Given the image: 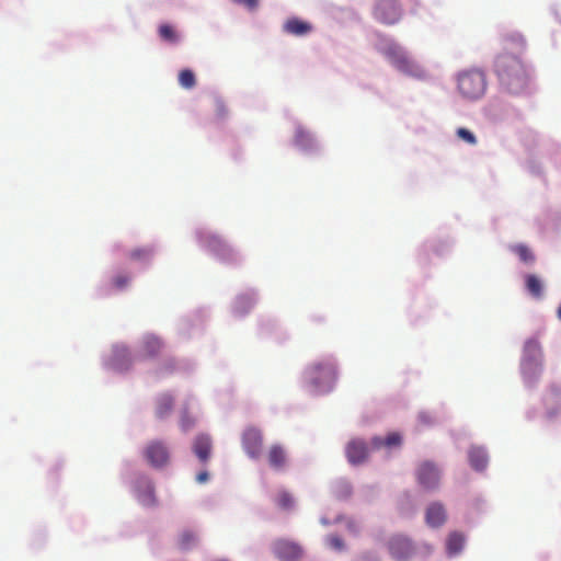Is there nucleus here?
<instances>
[{
  "instance_id": "1",
  "label": "nucleus",
  "mask_w": 561,
  "mask_h": 561,
  "mask_svg": "<svg viewBox=\"0 0 561 561\" xmlns=\"http://www.w3.org/2000/svg\"><path fill=\"white\" fill-rule=\"evenodd\" d=\"M525 49V39L520 34H507L503 38V53L495 59V72L501 84L511 93L523 92L529 82V76L520 59Z\"/></svg>"
},
{
  "instance_id": "2",
  "label": "nucleus",
  "mask_w": 561,
  "mask_h": 561,
  "mask_svg": "<svg viewBox=\"0 0 561 561\" xmlns=\"http://www.w3.org/2000/svg\"><path fill=\"white\" fill-rule=\"evenodd\" d=\"M377 49L400 72L419 79L425 77V70L423 67L410 58L398 43L382 37L380 43L377 45Z\"/></svg>"
},
{
  "instance_id": "3",
  "label": "nucleus",
  "mask_w": 561,
  "mask_h": 561,
  "mask_svg": "<svg viewBox=\"0 0 561 561\" xmlns=\"http://www.w3.org/2000/svg\"><path fill=\"white\" fill-rule=\"evenodd\" d=\"M457 88L465 99L477 100L481 98L486 90L484 72L479 69H469L460 72L457 77Z\"/></svg>"
},
{
  "instance_id": "4",
  "label": "nucleus",
  "mask_w": 561,
  "mask_h": 561,
  "mask_svg": "<svg viewBox=\"0 0 561 561\" xmlns=\"http://www.w3.org/2000/svg\"><path fill=\"white\" fill-rule=\"evenodd\" d=\"M307 374L310 382L319 391L330 390L336 378L335 365L330 360L311 365Z\"/></svg>"
},
{
  "instance_id": "5",
  "label": "nucleus",
  "mask_w": 561,
  "mask_h": 561,
  "mask_svg": "<svg viewBox=\"0 0 561 561\" xmlns=\"http://www.w3.org/2000/svg\"><path fill=\"white\" fill-rule=\"evenodd\" d=\"M542 348L537 339H529L524 345L522 369L524 375H538L542 369Z\"/></svg>"
},
{
  "instance_id": "6",
  "label": "nucleus",
  "mask_w": 561,
  "mask_h": 561,
  "mask_svg": "<svg viewBox=\"0 0 561 561\" xmlns=\"http://www.w3.org/2000/svg\"><path fill=\"white\" fill-rule=\"evenodd\" d=\"M387 548L390 556L397 561H409L414 557L416 547L405 535L397 534L389 538Z\"/></svg>"
},
{
  "instance_id": "7",
  "label": "nucleus",
  "mask_w": 561,
  "mask_h": 561,
  "mask_svg": "<svg viewBox=\"0 0 561 561\" xmlns=\"http://www.w3.org/2000/svg\"><path fill=\"white\" fill-rule=\"evenodd\" d=\"M374 15L379 22L391 25L401 19L402 9L396 0H379Z\"/></svg>"
},
{
  "instance_id": "8",
  "label": "nucleus",
  "mask_w": 561,
  "mask_h": 561,
  "mask_svg": "<svg viewBox=\"0 0 561 561\" xmlns=\"http://www.w3.org/2000/svg\"><path fill=\"white\" fill-rule=\"evenodd\" d=\"M144 457L153 468H162L168 465L170 455L165 444L161 440H152L144 449Z\"/></svg>"
},
{
  "instance_id": "9",
  "label": "nucleus",
  "mask_w": 561,
  "mask_h": 561,
  "mask_svg": "<svg viewBox=\"0 0 561 561\" xmlns=\"http://www.w3.org/2000/svg\"><path fill=\"white\" fill-rule=\"evenodd\" d=\"M419 484L425 490H434L438 486L440 472L431 461L422 462L416 470Z\"/></svg>"
},
{
  "instance_id": "10",
  "label": "nucleus",
  "mask_w": 561,
  "mask_h": 561,
  "mask_svg": "<svg viewBox=\"0 0 561 561\" xmlns=\"http://www.w3.org/2000/svg\"><path fill=\"white\" fill-rule=\"evenodd\" d=\"M345 455L352 465L365 462L369 456V446L362 438L351 439L345 447Z\"/></svg>"
},
{
  "instance_id": "11",
  "label": "nucleus",
  "mask_w": 561,
  "mask_h": 561,
  "mask_svg": "<svg viewBox=\"0 0 561 561\" xmlns=\"http://www.w3.org/2000/svg\"><path fill=\"white\" fill-rule=\"evenodd\" d=\"M242 446L251 458H259L263 446L262 433L254 427L247 428L242 436Z\"/></svg>"
},
{
  "instance_id": "12",
  "label": "nucleus",
  "mask_w": 561,
  "mask_h": 561,
  "mask_svg": "<svg viewBox=\"0 0 561 561\" xmlns=\"http://www.w3.org/2000/svg\"><path fill=\"white\" fill-rule=\"evenodd\" d=\"M163 348L160 337L153 334H147L140 342L136 357L138 359H150L158 356Z\"/></svg>"
},
{
  "instance_id": "13",
  "label": "nucleus",
  "mask_w": 561,
  "mask_h": 561,
  "mask_svg": "<svg viewBox=\"0 0 561 561\" xmlns=\"http://www.w3.org/2000/svg\"><path fill=\"white\" fill-rule=\"evenodd\" d=\"M273 551L282 561H295L301 556V549L297 543L284 539L274 542Z\"/></svg>"
},
{
  "instance_id": "14",
  "label": "nucleus",
  "mask_w": 561,
  "mask_h": 561,
  "mask_svg": "<svg viewBox=\"0 0 561 561\" xmlns=\"http://www.w3.org/2000/svg\"><path fill=\"white\" fill-rule=\"evenodd\" d=\"M136 492L137 500L141 505L147 507L156 506L157 499L154 494V486L149 479H140L137 482Z\"/></svg>"
},
{
  "instance_id": "15",
  "label": "nucleus",
  "mask_w": 561,
  "mask_h": 561,
  "mask_svg": "<svg viewBox=\"0 0 561 561\" xmlns=\"http://www.w3.org/2000/svg\"><path fill=\"white\" fill-rule=\"evenodd\" d=\"M446 511L440 503H432L425 514L426 524L431 527H439L446 522Z\"/></svg>"
},
{
  "instance_id": "16",
  "label": "nucleus",
  "mask_w": 561,
  "mask_h": 561,
  "mask_svg": "<svg viewBox=\"0 0 561 561\" xmlns=\"http://www.w3.org/2000/svg\"><path fill=\"white\" fill-rule=\"evenodd\" d=\"M193 451L202 462H207L211 451V440L206 435H198L193 443Z\"/></svg>"
},
{
  "instance_id": "17",
  "label": "nucleus",
  "mask_w": 561,
  "mask_h": 561,
  "mask_svg": "<svg viewBox=\"0 0 561 561\" xmlns=\"http://www.w3.org/2000/svg\"><path fill=\"white\" fill-rule=\"evenodd\" d=\"M267 460L272 468L275 470H282L285 468L287 462V454L283 446L273 445L268 449Z\"/></svg>"
},
{
  "instance_id": "18",
  "label": "nucleus",
  "mask_w": 561,
  "mask_h": 561,
  "mask_svg": "<svg viewBox=\"0 0 561 561\" xmlns=\"http://www.w3.org/2000/svg\"><path fill=\"white\" fill-rule=\"evenodd\" d=\"M284 31L295 36H305L312 31V25L298 18H291L285 22Z\"/></svg>"
},
{
  "instance_id": "19",
  "label": "nucleus",
  "mask_w": 561,
  "mask_h": 561,
  "mask_svg": "<svg viewBox=\"0 0 561 561\" xmlns=\"http://www.w3.org/2000/svg\"><path fill=\"white\" fill-rule=\"evenodd\" d=\"M402 442L401 435L399 433H390L385 438L380 436L373 437L370 442L371 449H380L382 447H394L400 446Z\"/></svg>"
},
{
  "instance_id": "20",
  "label": "nucleus",
  "mask_w": 561,
  "mask_h": 561,
  "mask_svg": "<svg viewBox=\"0 0 561 561\" xmlns=\"http://www.w3.org/2000/svg\"><path fill=\"white\" fill-rule=\"evenodd\" d=\"M525 288L528 294L536 298L540 299L543 294V284L541 279L536 274H527L524 277Z\"/></svg>"
},
{
  "instance_id": "21",
  "label": "nucleus",
  "mask_w": 561,
  "mask_h": 561,
  "mask_svg": "<svg viewBox=\"0 0 561 561\" xmlns=\"http://www.w3.org/2000/svg\"><path fill=\"white\" fill-rule=\"evenodd\" d=\"M469 461L474 470L481 471L488 466L486 453L480 447H472L469 450Z\"/></svg>"
},
{
  "instance_id": "22",
  "label": "nucleus",
  "mask_w": 561,
  "mask_h": 561,
  "mask_svg": "<svg viewBox=\"0 0 561 561\" xmlns=\"http://www.w3.org/2000/svg\"><path fill=\"white\" fill-rule=\"evenodd\" d=\"M173 398L170 396V394H161L158 399H157V407H156V415L157 417L159 419H164L165 416H168L172 409H173Z\"/></svg>"
},
{
  "instance_id": "23",
  "label": "nucleus",
  "mask_w": 561,
  "mask_h": 561,
  "mask_svg": "<svg viewBox=\"0 0 561 561\" xmlns=\"http://www.w3.org/2000/svg\"><path fill=\"white\" fill-rule=\"evenodd\" d=\"M465 543V537L460 533L449 534L446 542V548L449 554H456L460 552Z\"/></svg>"
},
{
  "instance_id": "24",
  "label": "nucleus",
  "mask_w": 561,
  "mask_h": 561,
  "mask_svg": "<svg viewBox=\"0 0 561 561\" xmlns=\"http://www.w3.org/2000/svg\"><path fill=\"white\" fill-rule=\"evenodd\" d=\"M153 256V249L149 247L144 248H136L131 250L128 254V257L131 261L140 262V263H148Z\"/></svg>"
},
{
  "instance_id": "25",
  "label": "nucleus",
  "mask_w": 561,
  "mask_h": 561,
  "mask_svg": "<svg viewBox=\"0 0 561 561\" xmlns=\"http://www.w3.org/2000/svg\"><path fill=\"white\" fill-rule=\"evenodd\" d=\"M159 36L162 41L175 44L179 42V34L170 24H161L158 30Z\"/></svg>"
},
{
  "instance_id": "26",
  "label": "nucleus",
  "mask_w": 561,
  "mask_h": 561,
  "mask_svg": "<svg viewBox=\"0 0 561 561\" xmlns=\"http://www.w3.org/2000/svg\"><path fill=\"white\" fill-rule=\"evenodd\" d=\"M512 251L526 264H533L536 260L535 254L526 244H516L512 247Z\"/></svg>"
},
{
  "instance_id": "27",
  "label": "nucleus",
  "mask_w": 561,
  "mask_h": 561,
  "mask_svg": "<svg viewBox=\"0 0 561 561\" xmlns=\"http://www.w3.org/2000/svg\"><path fill=\"white\" fill-rule=\"evenodd\" d=\"M197 542V537L194 533L190 530H184L181 533L178 539V545L182 550H188Z\"/></svg>"
},
{
  "instance_id": "28",
  "label": "nucleus",
  "mask_w": 561,
  "mask_h": 561,
  "mask_svg": "<svg viewBox=\"0 0 561 561\" xmlns=\"http://www.w3.org/2000/svg\"><path fill=\"white\" fill-rule=\"evenodd\" d=\"M179 83L184 89H192L196 84V78L192 70L183 69L179 73Z\"/></svg>"
},
{
  "instance_id": "29",
  "label": "nucleus",
  "mask_w": 561,
  "mask_h": 561,
  "mask_svg": "<svg viewBox=\"0 0 561 561\" xmlns=\"http://www.w3.org/2000/svg\"><path fill=\"white\" fill-rule=\"evenodd\" d=\"M295 144L300 148H308L312 144V137L307 130L297 128L295 133Z\"/></svg>"
},
{
  "instance_id": "30",
  "label": "nucleus",
  "mask_w": 561,
  "mask_h": 561,
  "mask_svg": "<svg viewBox=\"0 0 561 561\" xmlns=\"http://www.w3.org/2000/svg\"><path fill=\"white\" fill-rule=\"evenodd\" d=\"M275 503L279 508L287 511L294 507V497L287 491H280L275 499Z\"/></svg>"
},
{
  "instance_id": "31",
  "label": "nucleus",
  "mask_w": 561,
  "mask_h": 561,
  "mask_svg": "<svg viewBox=\"0 0 561 561\" xmlns=\"http://www.w3.org/2000/svg\"><path fill=\"white\" fill-rule=\"evenodd\" d=\"M456 134H457L458 138H460L461 140H463L465 142H467L469 145L477 144V138L473 135V133H471L469 129H467L465 127H459L456 130Z\"/></svg>"
},
{
  "instance_id": "32",
  "label": "nucleus",
  "mask_w": 561,
  "mask_h": 561,
  "mask_svg": "<svg viewBox=\"0 0 561 561\" xmlns=\"http://www.w3.org/2000/svg\"><path fill=\"white\" fill-rule=\"evenodd\" d=\"M208 247L216 252H224L227 249L226 244L218 237H211L208 241Z\"/></svg>"
},
{
  "instance_id": "33",
  "label": "nucleus",
  "mask_w": 561,
  "mask_h": 561,
  "mask_svg": "<svg viewBox=\"0 0 561 561\" xmlns=\"http://www.w3.org/2000/svg\"><path fill=\"white\" fill-rule=\"evenodd\" d=\"M129 280L130 277L128 275L119 274L113 277L112 283L115 288L123 289L128 285Z\"/></svg>"
},
{
  "instance_id": "34",
  "label": "nucleus",
  "mask_w": 561,
  "mask_h": 561,
  "mask_svg": "<svg viewBox=\"0 0 561 561\" xmlns=\"http://www.w3.org/2000/svg\"><path fill=\"white\" fill-rule=\"evenodd\" d=\"M232 2L243 5L251 11L255 10L259 5V0H232Z\"/></svg>"
},
{
  "instance_id": "35",
  "label": "nucleus",
  "mask_w": 561,
  "mask_h": 561,
  "mask_svg": "<svg viewBox=\"0 0 561 561\" xmlns=\"http://www.w3.org/2000/svg\"><path fill=\"white\" fill-rule=\"evenodd\" d=\"M329 545L334 548L341 550L343 548V540L337 536H331L328 538Z\"/></svg>"
},
{
  "instance_id": "36",
  "label": "nucleus",
  "mask_w": 561,
  "mask_h": 561,
  "mask_svg": "<svg viewBox=\"0 0 561 561\" xmlns=\"http://www.w3.org/2000/svg\"><path fill=\"white\" fill-rule=\"evenodd\" d=\"M129 355V352L126 347H117L115 351V357L118 359L119 357H125Z\"/></svg>"
},
{
  "instance_id": "37",
  "label": "nucleus",
  "mask_w": 561,
  "mask_h": 561,
  "mask_svg": "<svg viewBox=\"0 0 561 561\" xmlns=\"http://www.w3.org/2000/svg\"><path fill=\"white\" fill-rule=\"evenodd\" d=\"M208 480V473L206 471H202L196 476V481L198 483H205Z\"/></svg>"
},
{
  "instance_id": "38",
  "label": "nucleus",
  "mask_w": 561,
  "mask_h": 561,
  "mask_svg": "<svg viewBox=\"0 0 561 561\" xmlns=\"http://www.w3.org/2000/svg\"><path fill=\"white\" fill-rule=\"evenodd\" d=\"M181 426H182L183 431H187L191 427V422L188 421V419L185 415L182 416Z\"/></svg>"
},
{
  "instance_id": "39",
  "label": "nucleus",
  "mask_w": 561,
  "mask_h": 561,
  "mask_svg": "<svg viewBox=\"0 0 561 561\" xmlns=\"http://www.w3.org/2000/svg\"><path fill=\"white\" fill-rule=\"evenodd\" d=\"M420 417H421V420H423V422H424V423H427V422H428V421L425 419V415H421Z\"/></svg>"
}]
</instances>
